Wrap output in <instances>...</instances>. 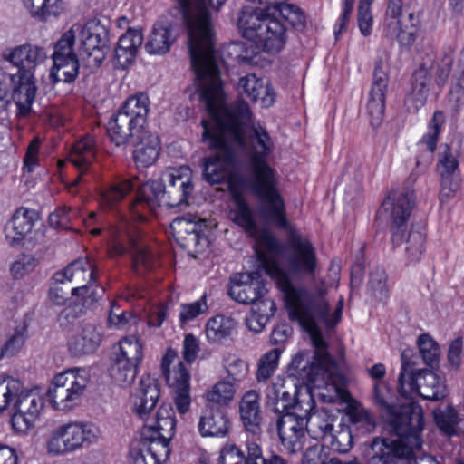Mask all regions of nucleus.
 Masks as SVG:
<instances>
[{
    "label": "nucleus",
    "instance_id": "f257e3e1",
    "mask_svg": "<svg viewBox=\"0 0 464 464\" xmlns=\"http://www.w3.org/2000/svg\"><path fill=\"white\" fill-rule=\"evenodd\" d=\"M227 0H178L188 36L191 65L207 111L218 130L226 137L232 149L241 150L250 160L251 187L261 200L260 212L289 232L292 250L287 262L294 273L311 275L316 256L311 242L293 229L285 217L282 197L276 189V171L267 163L274 150V141L259 123H252L247 102L237 101L222 104V85L215 60L214 33L210 10H218Z\"/></svg>",
    "mask_w": 464,
    "mask_h": 464
},
{
    "label": "nucleus",
    "instance_id": "f03ea898",
    "mask_svg": "<svg viewBox=\"0 0 464 464\" xmlns=\"http://www.w3.org/2000/svg\"><path fill=\"white\" fill-rule=\"evenodd\" d=\"M268 269L269 273L276 276V282L284 293L290 320L298 322L310 334L315 348L313 356L324 363L325 367H330V371L341 372L337 364L326 352V343L320 334L318 324L323 322L327 326L335 325L342 317L343 299L338 301L334 312L330 314L329 304L324 297H314L304 288L295 287L287 273L283 269H278L275 265H270Z\"/></svg>",
    "mask_w": 464,
    "mask_h": 464
},
{
    "label": "nucleus",
    "instance_id": "7ed1b4c3",
    "mask_svg": "<svg viewBox=\"0 0 464 464\" xmlns=\"http://www.w3.org/2000/svg\"><path fill=\"white\" fill-rule=\"evenodd\" d=\"M193 189L192 170L188 166L169 168L162 173L160 179L148 181L139 188L134 201L129 207L130 218L145 221L165 198L169 207L186 203Z\"/></svg>",
    "mask_w": 464,
    "mask_h": 464
},
{
    "label": "nucleus",
    "instance_id": "20e7f679",
    "mask_svg": "<svg viewBox=\"0 0 464 464\" xmlns=\"http://www.w3.org/2000/svg\"><path fill=\"white\" fill-rule=\"evenodd\" d=\"M4 57L17 68L15 73L9 74L13 100L17 107V114L27 116L32 111L36 93L34 72L44 61L45 52L38 46L24 44L5 53Z\"/></svg>",
    "mask_w": 464,
    "mask_h": 464
},
{
    "label": "nucleus",
    "instance_id": "39448f33",
    "mask_svg": "<svg viewBox=\"0 0 464 464\" xmlns=\"http://www.w3.org/2000/svg\"><path fill=\"white\" fill-rule=\"evenodd\" d=\"M374 403L381 410L386 421V429L394 435L421 433L424 428L423 411L415 401L397 406V397L392 389L383 381L373 386Z\"/></svg>",
    "mask_w": 464,
    "mask_h": 464
},
{
    "label": "nucleus",
    "instance_id": "423d86ee",
    "mask_svg": "<svg viewBox=\"0 0 464 464\" xmlns=\"http://www.w3.org/2000/svg\"><path fill=\"white\" fill-rule=\"evenodd\" d=\"M235 203V208L230 212L232 220L255 239L257 257L266 273L276 281V276L269 273L268 266L275 265L278 269H282L278 264V257L284 253V246L267 229L258 228L254 213L245 199L237 196Z\"/></svg>",
    "mask_w": 464,
    "mask_h": 464
},
{
    "label": "nucleus",
    "instance_id": "0eeeda50",
    "mask_svg": "<svg viewBox=\"0 0 464 464\" xmlns=\"http://www.w3.org/2000/svg\"><path fill=\"white\" fill-rule=\"evenodd\" d=\"M150 99L145 93L129 97L108 122L107 132L116 146L127 145L146 130Z\"/></svg>",
    "mask_w": 464,
    "mask_h": 464
},
{
    "label": "nucleus",
    "instance_id": "6e6552de",
    "mask_svg": "<svg viewBox=\"0 0 464 464\" xmlns=\"http://www.w3.org/2000/svg\"><path fill=\"white\" fill-rule=\"evenodd\" d=\"M109 255L111 257L127 252L132 255V266L137 274H143L158 266V256L143 243L140 228L128 218H122L111 228Z\"/></svg>",
    "mask_w": 464,
    "mask_h": 464
},
{
    "label": "nucleus",
    "instance_id": "1a4fd4ad",
    "mask_svg": "<svg viewBox=\"0 0 464 464\" xmlns=\"http://www.w3.org/2000/svg\"><path fill=\"white\" fill-rule=\"evenodd\" d=\"M80 37V55L86 66L95 69L101 66L109 49V30L99 19L89 20L85 24H74L62 37L72 47L76 37Z\"/></svg>",
    "mask_w": 464,
    "mask_h": 464
},
{
    "label": "nucleus",
    "instance_id": "9d476101",
    "mask_svg": "<svg viewBox=\"0 0 464 464\" xmlns=\"http://www.w3.org/2000/svg\"><path fill=\"white\" fill-rule=\"evenodd\" d=\"M203 140L215 152L204 159L203 176L210 184H219L228 178L237 163V157L229 142L211 121H202Z\"/></svg>",
    "mask_w": 464,
    "mask_h": 464
},
{
    "label": "nucleus",
    "instance_id": "9b49d317",
    "mask_svg": "<svg viewBox=\"0 0 464 464\" xmlns=\"http://www.w3.org/2000/svg\"><path fill=\"white\" fill-rule=\"evenodd\" d=\"M169 411V408L161 411L163 420L160 430L145 435L141 429L140 440L130 452L132 464H162L169 459V442L175 434L173 422L168 419Z\"/></svg>",
    "mask_w": 464,
    "mask_h": 464
},
{
    "label": "nucleus",
    "instance_id": "f8f14e48",
    "mask_svg": "<svg viewBox=\"0 0 464 464\" xmlns=\"http://www.w3.org/2000/svg\"><path fill=\"white\" fill-rule=\"evenodd\" d=\"M97 269L88 258H78L70 263L63 271L54 275L57 283L68 281L72 284L70 294L83 299L85 305H92L104 295V288L95 285Z\"/></svg>",
    "mask_w": 464,
    "mask_h": 464
},
{
    "label": "nucleus",
    "instance_id": "ddd939ff",
    "mask_svg": "<svg viewBox=\"0 0 464 464\" xmlns=\"http://www.w3.org/2000/svg\"><path fill=\"white\" fill-rule=\"evenodd\" d=\"M160 397V390L158 380L150 375L143 376L134 397L133 407L135 413L144 422L142 429H144L145 435L153 432L152 430H160L163 420L161 411L165 408H169L168 419L172 420L174 429L176 428L175 413L170 404H162L155 411Z\"/></svg>",
    "mask_w": 464,
    "mask_h": 464
},
{
    "label": "nucleus",
    "instance_id": "4468645a",
    "mask_svg": "<svg viewBox=\"0 0 464 464\" xmlns=\"http://www.w3.org/2000/svg\"><path fill=\"white\" fill-rule=\"evenodd\" d=\"M415 203L414 191L410 188L392 190L384 198L378 218L390 226L392 241L394 246L403 242L409 218Z\"/></svg>",
    "mask_w": 464,
    "mask_h": 464
},
{
    "label": "nucleus",
    "instance_id": "2eb2a0df",
    "mask_svg": "<svg viewBox=\"0 0 464 464\" xmlns=\"http://www.w3.org/2000/svg\"><path fill=\"white\" fill-rule=\"evenodd\" d=\"M87 384L88 378L84 370L70 369L54 377L47 396L54 409L71 410L80 401Z\"/></svg>",
    "mask_w": 464,
    "mask_h": 464
},
{
    "label": "nucleus",
    "instance_id": "dca6fc26",
    "mask_svg": "<svg viewBox=\"0 0 464 464\" xmlns=\"http://www.w3.org/2000/svg\"><path fill=\"white\" fill-rule=\"evenodd\" d=\"M143 358V346L134 335L127 336L119 343V353H115L110 375L119 386L130 385L137 375L138 366Z\"/></svg>",
    "mask_w": 464,
    "mask_h": 464
},
{
    "label": "nucleus",
    "instance_id": "f3484780",
    "mask_svg": "<svg viewBox=\"0 0 464 464\" xmlns=\"http://www.w3.org/2000/svg\"><path fill=\"white\" fill-rule=\"evenodd\" d=\"M395 436L396 439L374 440L372 443L373 455L368 464H398L400 459H409L414 450L421 449V433Z\"/></svg>",
    "mask_w": 464,
    "mask_h": 464
},
{
    "label": "nucleus",
    "instance_id": "a211bd4d",
    "mask_svg": "<svg viewBox=\"0 0 464 464\" xmlns=\"http://www.w3.org/2000/svg\"><path fill=\"white\" fill-rule=\"evenodd\" d=\"M291 367L301 379L314 386L337 385L343 381L341 372L330 371L309 352L301 351L292 360Z\"/></svg>",
    "mask_w": 464,
    "mask_h": 464
},
{
    "label": "nucleus",
    "instance_id": "6ab92c4d",
    "mask_svg": "<svg viewBox=\"0 0 464 464\" xmlns=\"http://www.w3.org/2000/svg\"><path fill=\"white\" fill-rule=\"evenodd\" d=\"M17 393L13 401L14 413L11 420L12 426L17 431L25 432L34 426L44 403L37 392L25 391L23 386Z\"/></svg>",
    "mask_w": 464,
    "mask_h": 464
},
{
    "label": "nucleus",
    "instance_id": "aec40b11",
    "mask_svg": "<svg viewBox=\"0 0 464 464\" xmlns=\"http://www.w3.org/2000/svg\"><path fill=\"white\" fill-rule=\"evenodd\" d=\"M459 152L452 149L449 144H441L438 153L437 172L440 178V198L441 199L450 198L459 188Z\"/></svg>",
    "mask_w": 464,
    "mask_h": 464
},
{
    "label": "nucleus",
    "instance_id": "412c9836",
    "mask_svg": "<svg viewBox=\"0 0 464 464\" xmlns=\"http://www.w3.org/2000/svg\"><path fill=\"white\" fill-rule=\"evenodd\" d=\"M402 0H389L386 11V33L391 38L397 39L401 44L414 43L419 24V17L414 13L408 14L410 25L403 24L401 14Z\"/></svg>",
    "mask_w": 464,
    "mask_h": 464
},
{
    "label": "nucleus",
    "instance_id": "4be33fe9",
    "mask_svg": "<svg viewBox=\"0 0 464 464\" xmlns=\"http://www.w3.org/2000/svg\"><path fill=\"white\" fill-rule=\"evenodd\" d=\"M50 77L53 82H72L79 73V61L73 47L61 36L53 53Z\"/></svg>",
    "mask_w": 464,
    "mask_h": 464
},
{
    "label": "nucleus",
    "instance_id": "5701e85b",
    "mask_svg": "<svg viewBox=\"0 0 464 464\" xmlns=\"http://www.w3.org/2000/svg\"><path fill=\"white\" fill-rule=\"evenodd\" d=\"M388 81V74L383 69L382 63H377L367 101V112L371 124L373 127H378L383 119Z\"/></svg>",
    "mask_w": 464,
    "mask_h": 464
},
{
    "label": "nucleus",
    "instance_id": "b1692460",
    "mask_svg": "<svg viewBox=\"0 0 464 464\" xmlns=\"http://www.w3.org/2000/svg\"><path fill=\"white\" fill-rule=\"evenodd\" d=\"M277 431L282 445L289 453H296L304 446V418L285 411L277 420Z\"/></svg>",
    "mask_w": 464,
    "mask_h": 464
},
{
    "label": "nucleus",
    "instance_id": "393cba45",
    "mask_svg": "<svg viewBox=\"0 0 464 464\" xmlns=\"http://www.w3.org/2000/svg\"><path fill=\"white\" fill-rule=\"evenodd\" d=\"M256 274H237L231 278L228 295L235 301L248 304L264 297L267 290L264 284L255 278Z\"/></svg>",
    "mask_w": 464,
    "mask_h": 464
},
{
    "label": "nucleus",
    "instance_id": "a878e982",
    "mask_svg": "<svg viewBox=\"0 0 464 464\" xmlns=\"http://www.w3.org/2000/svg\"><path fill=\"white\" fill-rule=\"evenodd\" d=\"M102 343V334L97 327L82 322L73 329V334L68 340V349L72 356L80 357L94 353Z\"/></svg>",
    "mask_w": 464,
    "mask_h": 464
},
{
    "label": "nucleus",
    "instance_id": "bb28decb",
    "mask_svg": "<svg viewBox=\"0 0 464 464\" xmlns=\"http://www.w3.org/2000/svg\"><path fill=\"white\" fill-rule=\"evenodd\" d=\"M160 368L167 384L172 390L190 388V373L178 353L169 348L162 357Z\"/></svg>",
    "mask_w": 464,
    "mask_h": 464
},
{
    "label": "nucleus",
    "instance_id": "cd10ccee",
    "mask_svg": "<svg viewBox=\"0 0 464 464\" xmlns=\"http://www.w3.org/2000/svg\"><path fill=\"white\" fill-rule=\"evenodd\" d=\"M239 413L244 428L251 434V440H261V409L260 396L254 390L247 391L239 402Z\"/></svg>",
    "mask_w": 464,
    "mask_h": 464
},
{
    "label": "nucleus",
    "instance_id": "c85d7f7f",
    "mask_svg": "<svg viewBox=\"0 0 464 464\" xmlns=\"http://www.w3.org/2000/svg\"><path fill=\"white\" fill-rule=\"evenodd\" d=\"M179 37V31L169 22L156 23L144 44L146 52L150 55L167 54Z\"/></svg>",
    "mask_w": 464,
    "mask_h": 464
},
{
    "label": "nucleus",
    "instance_id": "c756f323",
    "mask_svg": "<svg viewBox=\"0 0 464 464\" xmlns=\"http://www.w3.org/2000/svg\"><path fill=\"white\" fill-rule=\"evenodd\" d=\"M198 430L202 437H225L229 431L227 415L220 409L207 405L201 411Z\"/></svg>",
    "mask_w": 464,
    "mask_h": 464
},
{
    "label": "nucleus",
    "instance_id": "7c9ffc66",
    "mask_svg": "<svg viewBox=\"0 0 464 464\" xmlns=\"http://www.w3.org/2000/svg\"><path fill=\"white\" fill-rule=\"evenodd\" d=\"M129 143L135 145L133 159L138 168H147L157 161L160 150L157 136L144 130L140 136H133Z\"/></svg>",
    "mask_w": 464,
    "mask_h": 464
},
{
    "label": "nucleus",
    "instance_id": "2f4dec72",
    "mask_svg": "<svg viewBox=\"0 0 464 464\" xmlns=\"http://www.w3.org/2000/svg\"><path fill=\"white\" fill-rule=\"evenodd\" d=\"M94 156L95 148L92 137L86 136L73 144L68 154V160L78 169V175L71 183V187H74L82 181V178L89 170Z\"/></svg>",
    "mask_w": 464,
    "mask_h": 464
},
{
    "label": "nucleus",
    "instance_id": "473e14b6",
    "mask_svg": "<svg viewBox=\"0 0 464 464\" xmlns=\"http://www.w3.org/2000/svg\"><path fill=\"white\" fill-rule=\"evenodd\" d=\"M285 43L286 27L279 18L270 14L265 26L261 29L256 44L262 46L266 52L277 53L281 51Z\"/></svg>",
    "mask_w": 464,
    "mask_h": 464
},
{
    "label": "nucleus",
    "instance_id": "72a5a7b5",
    "mask_svg": "<svg viewBox=\"0 0 464 464\" xmlns=\"http://www.w3.org/2000/svg\"><path fill=\"white\" fill-rule=\"evenodd\" d=\"M35 213L24 208H18L5 227V238L11 246L22 242L32 231Z\"/></svg>",
    "mask_w": 464,
    "mask_h": 464
},
{
    "label": "nucleus",
    "instance_id": "f704fd0d",
    "mask_svg": "<svg viewBox=\"0 0 464 464\" xmlns=\"http://www.w3.org/2000/svg\"><path fill=\"white\" fill-rule=\"evenodd\" d=\"M239 87L254 102H259L264 108H268L275 103L276 93L268 83L255 74H247L239 80Z\"/></svg>",
    "mask_w": 464,
    "mask_h": 464
},
{
    "label": "nucleus",
    "instance_id": "c9c22d12",
    "mask_svg": "<svg viewBox=\"0 0 464 464\" xmlns=\"http://www.w3.org/2000/svg\"><path fill=\"white\" fill-rule=\"evenodd\" d=\"M269 16L266 9L244 7L239 14L237 25L245 38L256 43Z\"/></svg>",
    "mask_w": 464,
    "mask_h": 464
},
{
    "label": "nucleus",
    "instance_id": "e433bc0d",
    "mask_svg": "<svg viewBox=\"0 0 464 464\" xmlns=\"http://www.w3.org/2000/svg\"><path fill=\"white\" fill-rule=\"evenodd\" d=\"M63 434L71 447V450L75 452L97 440V434L92 425L79 422L70 421L61 424Z\"/></svg>",
    "mask_w": 464,
    "mask_h": 464
},
{
    "label": "nucleus",
    "instance_id": "4c0bfd02",
    "mask_svg": "<svg viewBox=\"0 0 464 464\" xmlns=\"http://www.w3.org/2000/svg\"><path fill=\"white\" fill-rule=\"evenodd\" d=\"M338 418L325 409L314 410L308 413L305 422L308 435L315 440H326Z\"/></svg>",
    "mask_w": 464,
    "mask_h": 464
},
{
    "label": "nucleus",
    "instance_id": "58836bf2",
    "mask_svg": "<svg viewBox=\"0 0 464 464\" xmlns=\"http://www.w3.org/2000/svg\"><path fill=\"white\" fill-rule=\"evenodd\" d=\"M430 83V73L429 70L421 65L412 75L411 90L406 97V104L409 110L418 111L426 102L429 86Z\"/></svg>",
    "mask_w": 464,
    "mask_h": 464
},
{
    "label": "nucleus",
    "instance_id": "ea45409f",
    "mask_svg": "<svg viewBox=\"0 0 464 464\" xmlns=\"http://www.w3.org/2000/svg\"><path fill=\"white\" fill-rule=\"evenodd\" d=\"M199 221L196 217H178L171 222L170 228L180 244L197 246L201 233Z\"/></svg>",
    "mask_w": 464,
    "mask_h": 464
},
{
    "label": "nucleus",
    "instance_id": "a19ab883",
    "mask_svg": "<svg viewBox=\"0 0 464 464\" xmlns=\"http://www.w3.org/2000/svg\"><path fill=\"white\" fill-rule=\"evenodd\" d=\"M266 398V408L279 414L287 411L294 401V395L285 386V382L279 378L267 386Z\"/></svg>",
    "mask_w": 464,
    "mask_h": 464
},
{
    "label": "nucleus",
    "instance_id": "79ce46f5",
    "mask_svg": "<svg viewBox=\"0 0 464 464\" xmlns=\"http://www.w3.org/2000/svg\"><path fill=\"white\" fill-rule=\"evenodd\" d=\"M417 393L428 401H440L446 397L447 390L444 381L430 371L419 372Z\"/></svg>",
    "mask_w": 464,
    "mask_h": 464
},
{
    "label": "nucleus",
    "instance_id": "37998d69",
    "mask_svg": "<svg viewBox=\"0 0 464 464\" xmlns=\"http://www.w3.org/2000/svg\"><path fill=\"white\" fill-rule=\"evenodd\" d=\"M23 4L29 14L40 21L57 17L65 9L63 0H23Z\"/></svg>",
    "mask_w": 464,
    "mask_h": 464
},
{
    "label": "nucleus",
    "instance_id": "c03bdc74",
    "mask_svg": "<svg viewBox=\"0 0 464 464\" xmlns=\"http://www.w3.org/2000/svg\"><path fill=\"white\" fill-rule=\"evenodd\" d=\"M236 322L230 317L217 315L210 318L205 328L207 339L213 343H219L232 335Z\"/></svg>",
    "mask_w": 464,
    "mask_h": 464
},
{
    "label": "nucleus",
    "instance_id": "a18cd8bd",
    "mask_svg": "<svg viewBox=\"0 0 464 464\" xmlns=\"http://www.w3.org/2000/svg\"><path fill=\"white\" fill-rule=\"evenodd\" d=\"M419 372L414 363L408 361L405 354H401V369L398 379V390L401 396L409 397L417 393L419 387Z\"/></svg>",
    "mask_w": 464,
    "mask_h": 464
},
{
    "label": "nucleus",
    "instance_id": "49530a36",
    "mask_svg": "<svg viewBox=\"0 0 464 464\" xmlns=\"http://www.w3.org/2000/svg\"><path fill=\"white\" fill-rule=\"evenodd\" d=\"M262 4L270 5L277 9L282 18L295 28L302 30L304 27V14L296 5L285 3V0H270Z\"/></svg>",
    "mask_w": 464,
    "mask_h": 464
},
{
    "label": "nucleus",
    "instance_id": "de8ad7c7",
    "mask_svg": "<svg viewBox=\"0 0 464 464\" xmlns=\"http://www.w3.org/2000/svg\"><path fill=\"white\" fill-rule=\"evenodd\" d=\"M246 448L249 451L248 464H289L286 459L274 451L265 455L260 440L247 439Z\"/></svg>",
    "mask_w": 464,
    "mask_h": 464
},
{
    "label": "nucleus",
    "instance_id": "09e8293b",
    "mask_svg": "<svg viewBox=\"0 0 464 464\" xmlns=\"http://www.w3.org/2000/svg\"><path fill=\"white\" fill-rule=\"evenodd\" d=\"M134 187L135 184L131 179H124L111 184L102 193V206L107 208H112L116 203L121 201L130 191H131Z\"/></svg>",
    "mask_w": 464,
    "mask_h": 464
},
{
    "label": "nucleus",
    "instance_id": "8fccbe9b",
    "mask_svg": "<svg viewBox=\"0 0 464 464\" xmlns=\"http://www.w3.org/2000/svg\"><path fill=\"white\" fill-rule=\"evenodd\" d=\"M326 440L332 448L338 452L345 453L353 447V436L350 427L339 420Z\"/></svg>",
    "mask_w": 464,
    "mask_h": 464
},
{
    "label": "nucleus",
    "instance_id": "3c124183",
    "mask_svg": "<svg viewBox=\"0 0 464 464\" xmlns=\"http://www.w3.org/2000/svg\"><path fill=\"white\" fill-rule=\"evenodd\" d=\"M433 419L442 432L448 435L455 433V427L459 423V415L451 405L435 409L433 411Z\"/></svg>",
    "mask_w": 464,
    "mask_h": 464
},
{
    "label": "nucleus",
    "instance_id": "603ef678",
    "mask_svg": "<svg viewBox=\"0 0 464 464\" xmlns=\"http://www.w3.org/2000/svg\"><path fill=\"white\" fill-rule=\"evenodd\" d=\"M281 353L282 350L280 348H275L260 358L256 373L258 382H266L274 374L278 367Z\"/></svg>",
    "mask_w": 464,
    "mask_h": 464
},
{
    "label": "nucleus",
    "instance_id": "864d4df0",
    "mask_svg": "<svg viewBox=\"0 0 464 464\" xmlns=\"http://www.w3.org/2000/svg\"><path fill=\"white\" fill-rule=\"evenodd\" d=\"M61 425H58L51 430L46 440L45 450L52 456H64L72 453L71 447L67 442L65 435Z\"/></svg>",
    "mask_w": 464,
    "mask_h": 464
},
{
    "label": "nucleus",
    "instance_id": "5fc2aeb1",
    "mask_svg": "<svg viewBox=\"0 0 464 464\" xmlns=\"http://www.w3.org/2000/svg\"><path fill=\"white\" fill-rule=\"evenodd\" d=\"M235 392V388L230 382L220 381L206 392V399L208 402L226 406L232 401Z\"/></svg>",
    "mask_w": 464,
    "mask_h": 464
},
{
    "label": "nucleus",
    "instance_id": "6e6d98bb",
    "mask_svg": "<svg viewBox=\"0 0 464 464\" xmlns=\"http://www.w3.org/2000/svg\"><path fill=\"white\" fill-rule=\"evenodd\" d=\"M368 292L377 301H384L388 297L387 275L384 269L377 267L370 274Z\"/></svg>",
    "mask_w": 464,
    "mask_h": 464
},
{
    "label": "nucleus",
    "instance_id": "4d7b16f0",
    "mask_svg": "<svg viewBox=\"0 0 464 464\" xmlns=\"http://www.w3.org/2000/svg\"><path fill=\"white\" fill-rule=\"evenodd\" d=\"M21 389L20 381L9 376H0V412L10 405Z\"/></svg>",
    "mask_w": 464,
    "mask_h": 464
},
{
    "label": "nucleus",
    "instance_id": "13d9d810",
    "mask_svg": "<svg viewBox=\"0 0 464 464\" xmlns=\"http://www.w3.org/2000/svg\"><path fill=\"white\" fill-rule=\"evenodd\" d=\"M418 346L424 362L430 367H435L440 361V347L428 334H421L418 339Z\"/></svg>",
    "mask_w": 464,
    "mask_h": 464
},
{
    "label": "nucleus",
    "instance_id": "bf43d9fd",
    "mask_svg": "<svg viewBox=\"0 0 464 464\" xmlns=\"http://www.w3.org/2000/svg\"><path fill=\"white\" fill-rule=\"evenodd\" d=\"M405 252L407 258L411 263L418 262L425 250V237L416 230H411L405 241Z\"/></svg>",
    "mask_w": 464,
    "mask_h": 464
},
{
    "label": "nucleus",
    "instance_id": "052dcab7",
    "mask_svg": "<svg viewBox=\"0 0 464 464\" xmlns=\"http://www.w3.org/2000/svg\"><path fill=\"white\" fill-rule=\"evenodd\" d=\"M79 299L81 304H75L74 306H67L65 307L59 314V323L62 327L64 329L70 330L71 326L77 328L80 324H78V320L83 314L84 307H89L90 305H85L83 304V299L81 297H76Z\"/></svg>",
    "mask_w": 464,
    "mask_h": 464
},
{
    "label": "nucleus",
    "instance_id": "680f3d73",
    "mask_svg": "<svg viewBox=\"0 0 464 464\" xmlns=\"http://www.w3.org/2000/svg\"><path fill=\"white\" fill-rule=\"evenodd\" d=\"M444 123V115L440 111H436L433 114L432 120L430 124L429 131L423 136L420 145H425L426 149L433 152L436 149L438 137L440 132V127Z\"/></svg>",
    "mask_w": 464,
    "mask_h": 464
},
{
    "label": "nucleus",
    "instance_id": "e2e57ef3",
    "mask_svg": "<svg viewBox=\"0 0 464 464\" xmlns=\"http://www.w3.org/2000/svg\"><path fill=\"white\" fill-rule=\"evenodd\" d=\"M373 0H360L357 13V23L362 35L368 36L372 34V15L371 5Z\"/></svg>",
    "mask_w": 464,
    "mask_h": 464
},
{
    "label": "nucleus",
    "instance_id": "0e129e2a",
    "mask_svg": "<svg viewBox=\"0 0 464 464\" xmlns=\"http://www.w3.org/2000/svg\"><path fill=\"white\" fill-rule=\"evenodd\" d=\"M224 366L228 376L236 382L242 381L248 372V365L242 359L230 355L224 360Z\"/></svg>",
    "mask_w": 464,
    "mask_h": 464
},
{
    "label": "nucleus",
    "instance_id": "69168bd1",
    "mask_svg": "<svg viewBox=\"0 0 464 464\" xmlns=\"http://www.w3.org/2000/svg\"><path fill=\"white\" fill-rule=\"evenodd\" d=\"M207 310L206 295H203L200 299L193 303L182 304L179 319L181 323H187L195 319L199 314H204Z\"/></svg>",
    "mask_w": 464,
    "mask_h": 464
},
{
    "label": "nucleus",
    "instance_id": "338daca9",
    "mask_svg": "<svg viewBox=\"0 0 464 464\" xmlns=\"http://www.w3.org/2000/svg\"><path fill=\"white\" fill-rule=\"evenodd\" d=\"M246 453L236 445H229L223 449L221 453V464H248L249 451Z\"/></svg>",
    "mask_w": 464,
    "mask_h": 464
},
{
    "label": "nucleus",
    "instance_id": "774afa93",
    "mask_svg": "<svg viewBox=\"0 0 464 464\" xmlns=\"http://www.w3.org/2000/svg\"><path fill=\"white\" fill-rule=\"evenodd\" d=\"M459 63L460 74L450 92V100L455 102L456 106H459L464 103V49L460 53Z\"/></svg>",
    "mask_w": 464,
    "mask_h": 464
}]
</instances>
